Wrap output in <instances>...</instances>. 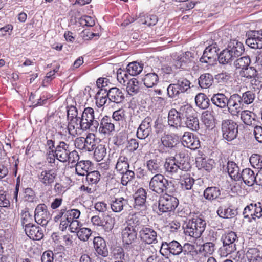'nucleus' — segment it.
Here are the masks:
<instances>
[{"mask_svg": "<svg viewBox=\"0 0 262 262\" xmlns=\"http://www.w3.org/2000/svg\"><path fill=\"white\" fill-rule=\"evenodd\" d=\"M159 80L158 75L154 72L146 74L143 79V81L145 86L152 88L157 84Z\"/></svg>", "mask_w": 262, "mask_h": 262, "instance_id": "nucleus-41", "label": "nucleus"}, {"mask_svg": "<svg viewBox=\"0 0 262 262\" xmlns=\"http://www.w3.org/2000/svg\"><path fill=\"white\" fill-rule=\"evenodd\" d=\"M81 129L83 130L82 124L79 121H69L68 130L70 135L76 137L80 134Z\"/></svg>", "mask_w": 262, "mask_h": 262, "instance_id": "nucleus-39", "label": "nucleus"}, {"mask_svg": "<svg viewBox=\"0 0 262 262\" xmlns=\"http://www.w3.org/2000/svg\"><path fill=\"white\" fill-rule=\"evenodd\" d=\"M239 75L242 77L245 78L244 80L251 79L252 85L254 84L253 81L256 82L255 77L257 75V71L252 67H248L243 70H241L239 72ZM255 85L256 83H254Z\"/></svg>", "mask_w": 262, "mask_h": 262, "instance_id": "nucleus-34", "label": "nucleus"}, {"mask_svg": "<svg viewBox=\"0 0 262 262\" xmlns=\"http://www.w3.org/2000/svg\"><path fill=\"white\" fill-rule=\"evenodd\" d=\"M47 206L44 204L37 206L34 212V218L38 225H46L47 224Z\"/></svg>", "mask_w": 262, "mask_h": 262, "instance_id": "nucleus-20", "label": "nucleus"}, {"mask_svg": "<svg viewBox=\"0 0 262 262\" xmlns=\"http://www.w3.org/2000/svg\"><path fill=\"white\" fill-rule=\"evenodd\" d=\"M182 116L178 111L176 109H172L169 111L168 116V124L175 128L181 127L182 125Z\"/></svg>", "mask_w": 262, "mask_h": 262, "instance_id": "nucleus-28", "label": "nucleus"}, {"mask_svg": "<svg viewBox=\"0 0 262 262\" xmlns=\"http://www.w3.org/2000/svg\"><path fill=\"white\" fill-rule=\"evenodd\" d=\"M64 212L63 216V220L60 223L59 228L61 231L65 230L67 227L68 223L72 222V221L77 220L80 215V212L78 209H73L67 210L64 208Z\"/></svg>", "mask_w": 262, "mask_h": 262, "instance_id": "nucleus-15", "label": "nucleus"}, {"mask_svg": "<svg viewBox=\"0 0 262 262\" xmlns=\"http://www.w3.org/2000/svg\"><path fill=\"white\" fill-rule=\"evenodd\" d=\"M219 48L216 43H212L206 48L200 61L202 63H206L210 65L213 64L216 59L219 58Z\"/></svg>", "mask_w": 262, "mask_h": 262, "instance_id": "nucleus-9", "label": "nucleus"}, {"mask_svg": "<svg viewBox=\"0 0 262 262\" xmlns=\"http://www.w3.org/2000/svg\"><path fill=\"white\" fill-rule=\"evenodd\" d=\"M146 166L147 170L151 174L155 175L161 174L164 165L162 159L158 156H155L152 158L146 161Z\"/></svg>", "mask_w": 262, "mask_h": 262, "instance_id": "nucleus-16", "label": "nucleus"}, {"mask_svg": "<svg viewBox=\"0 0 262 262\" xmlns=\"http://www.w3.org/2000/svg\"><path fill=\"white\" fill-rule=\"evenodd\" d=\"M246 44L253 49H262V30L248 31Z\"/></svg>", "mask_w": 262, "mask_h": 262, "instance_id": "nucleus-10", "label": "nucleus"}, {"mask_svg": "<svg viewBox=\"0 0 262 262\" xmlns=\"http://www.w3.org/2000/svg\"><path fill=\"white\" fill-rule=\"evenodd\" d=\"M145 252L148 254L146 262H161V258L157 253L156 250H152L150 248H146Z\"/></svg>", "mask_w": 262, "mask_h": 262, "instance_id": "nucleus-61", "label": "nucleus"}, {"mask_svg": "<svg viewBox=\"0 0 262 262\" xmlns=\"http://www.w3.org/2000/svg\"><path fill=\"white\" fill-rule=\"evenodd\" d=\"M108 99L107 89H100L95 96L96 104L98 107L104 106Z\"/></svg>", "mask_w": 262, "mask_h": 262, "instance_id": "nucleus-38", "label": "nucleus"}, {"mask_svg": "<svg viewBox=\"0 0 262 262\" xmlns=\"http://www.w3.org/2000/svg\"><path fill=\"white\" fill-rule=\"evenodd\" d=\"M178 139L174 134H164L158 141V150L161 152L166 151L168 149H172L177 144Z\"/></svg>", "mask_w": 262, "mask_h": 262, "instance_id": "nucleus-11", "label": "nucleus"}, {"mask_svg": "<svg viewBox=\"0 0 262 262\" xmlns=\"http://www.w3.org/2000/svg\"><path fill=\"white\" fill-rule=\"evenodd\" d=\"M182 119H187L189 117L192 116L194 113V110L192 107L189 105H184L181 106L179 111Z\"/></svg>", "mask_w": 262, "mask_h": 262, "instance_id": "nucleus-60", "label": "nucleus"}, {"mask_svg": "<svg viewBox=\"0 0 262 262\" xmlns=\"http://www.w3.org/2000/svg\"><path fill=\"white\" fill-rule=\"evenodd\" d=\"M216 213L220 217L224 219L233 218L237 214L235 209L230 207H226L224 206H219Z\"/></svg>", "mask_w": 262, "mask_h": 262, "instance_id": "nucleus-31", "label": "nucleus"}, {"mask_svg": "<svg viewBox=\"0 0 262 262\" xmlns=\"http://www.w3.org/2000/svg\"><path fill=\"white\" fill-rule=\"evenodd\" d=\"M196 105L201 109H206L209 106L210 100L204 93H199L195 98Z\"/></svg>", "mask_w": 262, "mask_h": 262, "instance_id": "nucleus-43", "label": "nucleus"}, {"mask_svg": "<svg viewBox=\"0 0 262 262\" xmlns=\"http://www.w3.org/2000/svg\"><path fill=\"white\" fill-rule=\"evenodd\" d=\"M92 234V231L88 228H81L77 232L78 238L82 241H87Z\"/></svg>", "mask_w": 262, "mask_h": 262, "instance_id": "nucleus-62", "label": "nucleus"}, {"mask_svg": "<svg viewBox=\"0 0 262 262\" xmlns=\"http://www.w3.org/2000/svg\"><path fill=\"white\" fill-rule=\"evenodd\" d=\"M223 242L222 250L223 254L227 255L231 254L236 250V242H237L236 234L233 231H230L223 234L221 237Z\"/></svg>", "mask_w": 262, "mask_h": 262, "instance_id": "nucleus-6", "label": "nucleus"}, {"mask_svg": "<svg viewBox=\"0 0 262 262\" xmlns=\"http://www.w3.org/2000/svg\"><path fill=\"white\" fill-rule=\"evenodd\" d=\"M177 179L180 180L181 188L184 190H190L194 183V179L187 171H184Z\"/></svg>", "mask_w": 262, "mask_h": 262, "instance_id": "nucleus-29", "label": "nucleus"}, {"mask_svg": "<svg viewBox=\"0 0 262 262\" xmlns=\"http://www.w3.org/2000/svg\"><path fill=\"white\" fill-rule=\"evenodd\" d=\"M254 207V204L251 203L249 205L246 206L243 211L244 217L245 219H249V222H252V220H255V211Z\"/></svg>", "mask_w": 262, "mask_h": 262, "instance_id": "nucleus-56", "label": "nucleus"}, {"mask_svg": "<svg viewBox=\"0 0 262 262\" xmlns=\"http://www.w3.org/2000/svg\"><path fill=\"white\" fill-rule=\"evenodd\" d=\"M197 166L200 169H204L205 170L209 171L213 167L214 161L212 159H209L204 158H199L196 161Z\"/></svg>", "mask_w": 262, "mask_h": 262, "instance_id": "nucleus-47", "label": "nucleus"}, {"mask_svg": "<svg viewBox=\"0 0 262 262\" xmlns=\"http://www.w3.org/2000/svg\"><path fill=\"white\" fill-rule=\"evenodd\" d=\"M84 150L91 151L94 149L96 147L95 136L94 134L89 133L86 137L84 138Z\"/></svg>", "mask_w": 262, "mask_h": 262, "instance_id": "nucleus-49", "label": "nucleus"}, {"mask_svg": "<svg viewBox=\"0 0 262 262\" xmlns=\"http://www.w3.org/2000/svg\"><path fill=\"white\" fill-rule=\"evenodd\" d=\"M160 254L165 258L171 255L178 256L182 253V245L177 241L162 242L160 249Z\"/></svg>", "mask_w": 262, "mask_h": 262, "instance_id": "nucleus-3", "label": "nucleus"}, {"mask_svg": "<svg viewBox=\"0 0 262 262\" xmlns=\"http://www.w3.org/2000/svg\"><path fill=\"white\" fill-rule=\"evenodd\" d=\"M244 105L242 102L241 95L238 94H234L228 98L227 107L231 115L237 116L242 110Z\"/></svg>", "mask_w": 262, "mask_h": 262, "instance_id": "nucleus-12", "label": "nucleus"}, {"mask_svg": "<svg viewBox=\"0 0 262 262\" xmlns=\"http://www.w3.org/2000/svg\"><path fill=\"white\" fill-rule=\"evenodd\" d=\"M222 132L223 137L227 141H232L234 139L238 133V126L232 120L226 119L222 121Z\"/></svg>", "mask_w": 262, "mask_h": 262, "instance_id": "nucleus-7", "label": "nucleus"}, {"mask_svg": "<svg viewBox=\"0 0 262 262\" xmlns=\"http://www.w3.org/2000/svg\"><path fill=\"white\" fill-rule=\"evenodd\" d=\"M135 207H142L145 205L147 198V192L145 189L140 188L134 194Z\"/></svg>", "mask_w": 262, "mask_h": 262, "instance_id": "nucleus-33", "label": "nucleus"}, {"mask_svg": "<svg viewBox=\"0 0 262 262\" xmlns=\"http://www.w3.org/2000/svg\"><path fill=\"white\" fill-rule=\"evenodd\" d=\"M227 171L230 177L235 181H240V170L237 164L232 161H229L227 166Z\"/></svg>", "mask_w": 262, "mask_h": 262, "instance_id": "nucleus-37", "label": "nucleus"}, {"mask_svg": "<svg viewBox=\"0 0 262 262\" xmlns=\"http://www.w3.org/2000/svg\"><path fill=\"white\" fill-rule=\"evenodd\" d=\"M235 58L231 52L226 48L220 53L218 60L220 63L225 64L231 63Z\"/></svg>", "mask_w": 262, "mask_h": 262, "instance_id": "nucleus-42", "label": "nucleus"}, {"mask_svg": "<svg viewBox=\"0 0 262 262\" xmlns=\"http://www.w3.org/2000/svg\"><path fill=\"white\" fill-rule=\"evenodd\" d=\"M199 84L202 89H207L210 87L213 82V78L209 73H204L199 78Z\"/></svg>", "mask_w": 262, "mask_h": 262, "instance_id": "nucleus-40", "label": "nucleus"}, {"mask_svg": "<svg viewBox=\"0 0 262 262\" xmlns=\"http://www.w3.org/2000/svg\"><path fill=\"white\" fill-rule=\"evenodd\" d=\"M255 174L250 168H247L243 169L240 174V181H243L244 183L252 186L255 183Z\"/></svg>", "mask_w": 262, "mask_h": 262, "instance_id": "nucleus-27", "label": "nucleus"}, {"mask_svg": "<svg viewBox=\"0 0 262 262\" xmlns=\"http://www.w3.org/2000/svg\"><path fill=\"white\" fill-rule=\"evenodd\" d=\"M228 100V97L223 93L213 94L211 98L212 103L217 107L221 108L227 107Z\"/></svg>", "mask_w": 262, "mask_h": 262, "instance_id": "nucleus-32", "label": "nucleus"}, {"mask_svg": "<svg viewBox=\"0 0 262 262\" xmlns=\"http://www.w3.org/2000/svg\"><path fill=\"white\" fill-rule=\"evenodd\" d=\"M137 231L132 226H126L122 230L121 236L124 245H130L137 241Z\"/></svg>", "mask_w": 262, "mask_h": 262, "instance_id": "nucleus-18", "label": "nucleus"}, {"mask_svg": "<svg viewBox=\"0 0 262 262\" xmlns=\"http://www.w3.org/2000/svg\"><path fill=\"white\" fill-rule=\"evenodd\" d=\"M92 162L89 160H82L75 165L76 173L79 176H84L92 170Z\"/></svg>", "mask_w": 262, "mask_h": 262, "instance_id": "nucleus-30", "label": "nucleus"}, {"mask_svg": "<svg viewBox=\"0 0 262 262\" xmlns=\"http://www.w3.org/2000/svg\"><path fill=\"white\" fill-rule=\"evenodd\" d=\"M70 146L63 141H60L55 148L54 156L60 162H66L70 154Z\"/></svg>", "mask_w": 262, "mask_h": 262, "instance_id": "nucleus-19", "label": "nucleus"}, {"mask_svg": "<svg viewBox=\"0 0 262 262\" xmlns=\"http://www.w3.org/2000/svg\"><path fill=\"white\" fill-rule=\"evenodd\" d=\"M107 92L109 102L120 103L125 98L122 91L117 87L110 88L108 90H107Z\"/></svg>", "mask_w": 262, "mask_h": 262, "instance_id": "nucleus-23", "label": "nucleus"}, {"mask_svg": "<svg viewBox=\"0 0 262 262\" xmlns=\"http://www.w3.org/2000/svg\"><path fill=\"white\" fill-rule=\"evenodd\" d=\"M126 85V91L129 95L134 96L139 92V82L136 78L131 79Z\"/></svg>", "mask_w": 262, "mask_h": 262, "instance_id": "nucleus-46", "label": "nucleus"}, {"mask_svg": "<svg viewBox=\"0 0 262 262\" xmlns=\"http://www.w3.org/2000/svg\"><path fill=\"white\" fill-rule=\"evenodd\" d=\"M115 129V125L112 119L105 116L100 121L99 133L103 135L109 134Z\"/></svg>", "mask_w": 262, "mask_h": 262, "instance_id": "nucleus-25", "label": "nucleus"}, {"mask_svg": "<svg viewBox=\"0 0 262 262\" xmlns=\"http://www.w3.org/2000/svg\"><path fill=\"white\" fill-rule=\"evenodd\" d=\"M94 158L97 161L102 160L106 155V148L105 146L99 144L94 148Z\"/></svg>", "mask_w": 262, "mask_h": 262, "instance_id": "nucleus-51", "label": "nucleus"}, {"mask_svg": "<svg viewBox=\"0 0 262 262\" xmlns=\"http://www.w3.org/2000/svg\"><path fill=\"white\" fill-rule=\"evenodd\" d=\"M246 256L249 262H262V257L259 251L256 248L249 249Z\"/></svg>", "mask_w": 262, "mask_h": 262, "instance_id": "nucleus-48", "label": "nucleus"}, {"mask_svg": "<svg viewBox=\"0 0 262 262\" xmlns=\"http://www.w3.org/2000/svg\"><path fill=\"white\" fill-rule=\"evenodd\" d=\"M152 119L150 117H146L142 121L137 130V137L140 139H145L152 132Z\"/></svg>", "mask_w": 262, "mask_h": 262, "instance_id": "nucleus-13", "label": "nucleus"}, {"mask_svg": "<svg viewBox=\"0 0 262 262\" xmlns=\"http://www.w3.org/2000/svg\"><path fill=\"white\" fill-rule=\"evenodd\" d=\"M182 143L185 147L192 150H195L200 147V141L198 138L189 132L184 133L182 138Z\"/></svg>", "mask_w": 262, "mask_h": 262, "instance_id": "nucleus-17", "label": "nucleus"}, {"mask_svg": "<svg viewBox=\"0 0 262 262\" xmlns=\"http://www.w3.org/2000/svg\"><path fill=\"white\" fill-rule=\"evenodd\" d=\"M127 152H121L116 163L115 169L119 173H123L128 170L129 164L127 157Z\"/></svg>", "mask_w": 262, "mask_h": 262, "instance_id": "nucleus-26", "label": "nucleus"}, {"mask_svg": "<svg viewBox=\"0 0 262 262\" xmlns=\"http://www.w3.org/2000/svg\"><path fill=\"white\" fill-rule=\"evenodd\" d=\"M114 220L108 215H105L103 216L102 219V225L101 226L106 231L111 230L114 227Z\"/></svg>", "mask_w": 262, "mask_h": 262, "instance_id": "nucleus-63", "label": "nucleus"}, {"mask_svg": "<svg viewBox=\"0 0 262 262\" xmlns=\"http://www.w3.org/2000/svg\"><path fill=\"white\" fill-rule=\"evenodd\" d=\"M256 95L254 91H247L242 94L241 96L242 102L244 105H248L252 103L255 98Z\"/></svg>", "mask_w": 262, "mask_h": 262, "instance_id": "nucleus-50", "label": "nucleus"}, {"mask_svg": "<svg viewBox=\"0 0 262 262\" xmlns=\"http://www.w3.org/2000/svg\"><path fill=\"white\" fill-rule=\"evenodd\" d=\"M67 118L69 121H79L80 117H77L78 111L76 107L73 105L67 107Z\"/></svg>", "mask_w": 262, "mask_h": 262, "instance_id": "nucleus-59", "label": "nucleus"}, {"mask_svg": "<svg viewBox=\"0 0 262 262\" xmlns=\"http://www.w3.org/2000/svg\"><path fill=\"white\" fill-rule=\"evenodd\" d=\"M202 120L206 127L208 128L214 127V119L211 112L208 111L204 112L202 114Z\"/></svg>", "mask_w": 262, "mask_h": 262, "instance_id": "nucleus-53", "label": "nucleus"}, {"mask_svg": "<svg viewBox=\"0 0 262 262\" xmlns=\"http://www.w3.org/2000/svg\"><path fill=\"white\" fill-rule=\"evenodd\" d=\"M168 185V180L162 174L154 175L149 182V189L158 194L166 191Z\"/></svg>", "mask_w": 262, "mask_h": 262, "instance_id": "nucleus-4", "label": "nucleus"}, {"mask_svg": "<svg viewBox=\"0 0 262 262\" xmlns=\"http://www.w3.org/2000/svg\"><path fill=\"white\" fill-rule=\"evenodd\" d=\"M193 54L187 51L178 56L174 59V65L176 68L188 70L194 63Z\"/></svg>", "mask_w": 262, "mask_h": 262, "instance_id": "nucleus-8", "label": "nucleus"}, {"mask_svg": "<svg viewBox=\"0 0 262 262\" xmlns=\"http://www.w3.org/2000/svg\"><path fill=\"white\" fill-rule=\"evenodd\" d=\"M206 221L201 217L192 218L189 220L184 228V232L186 235L198 238L204 231L206 227Z\"/></svg>", "mask_w": 262, "mask_h": 262, "instance_id": "nucleus-1", "label": "nucleus"}, {"mask_svg": "<svg viewBox=\"0 0 262 262\" xmlns=\"http://www.w3.org/2000/svg\"><path fill=\"white\" fill-rule=\"evenodd\" d=\"M227 48L231 52L235 58L242 55L245 51L243 43L236 39L231 40L229 42Z\"/></svg>", "mask_w": 262, "mask_h": 262, "instance_id": "nucleus-24", "label": "nucleus"}, {"mask_svg": "<svg viewBox=\"0 0 262 262\" xmlns=\"http://www.w3.org/2000/svg\"><path fill=\"white\" fill-rule=\"evenodd\" d=\"M203 194L206 200L212 201L220 196L221 190L217 187H208L204 190Z\"/></svg>", "mask_w": 262, "mask_h": 262, "instance_id": "nucleus-36", "label": "nucleus"}, {"mask_svg": "<svg viewBox=\"0 0 262 262\" xmlns=\"http://www.w3.org/2000/svg\"><path fill=\"white\" fill-rule=\"evenodd\" d=\"M94 248L97 254L104 257L108 255V250L104 239L100 236L95 237L93 239Z\"/></svg>", "mask_w": 262, "mask_h": 262, "instance_id": "nucleus-22", "label": "nucleus"}, {"mask_svg": "<svg viewBox=\"0 0 262 262\" xmlns=\"http://www.w3.org/2000/svg\"><path fill=\"white\" fill-rule=\"evenodd\" d=\"M93 119H94V110L93 108L88 107L84 108L79 121L82 124L84 125Z\"/></svg>", "mask_w": 262, "mask_h": 262, "instance_id": "nucleus-45", "label": "nucleus"}, {"mask_svg": "<svg viewBox=\"0 0 262 262\" xmlns=\"http://www.w3.org/2000/svg\"><path fill=\"white\" fill-rule=\"evenodd\" d=\"M251 165L254 168L262 167V156L258 154H252L249 159Z\"/></svg>", "mask_w": 262, "mask_h": 262, "instance_id": "nucleus-64", "label": "nucleus"}, {"mask_svg": "<svg viewBox=\"0 0 262 262\" xmlns=\"http://www.w3.org/2000/svg\"><path fill=\"white\" fill-rule=\"evenodd\" d=\"M255 115L248 110L243 111L241 114V119L247 125H251L252 121L255 120Z\"/></svg>", "mask_w": 262, "mask_h": 262, "instance_id": "nucleus-52", "label": "nucleus"}, {"mask_svg": "<svg viewBox=\"0 0 262 262\" xmlns=\"http://www.w3.org/2000/svg\"><path fill=\"white\" fill-rule=\"evenodd\" d=\"M179 205L178 199L171 195L164 194L159 200L158 208L160 212L173 211Z\"/></svg>", "mask_w": 262, "mask_h": 262, "instance_id": "nucleus-5", "label": "nucleus"}, {"mask_svg": "<svg viewBox=\"0 0 262 262\" xmlns=\"http://www.w3.org/2000/svg\"><path fill=\"white\" fill-rule=\"evenodd\" d=\"M251 60L249 56H244L236 59L234 63L236 69L243 70L249 66Z\"/></svg>", "mask_w": 262, "mask_h": 262, "instance_id": "nucleus-55", "label": "nucleus"}, {"mask_svg": "<svg viewBox=\"0 0 262 262\" xmlns=\"http://www.w3.org/2000/svg\"><path fill=\"white\" fill-rule=\"evenodd\" d=\"M185 123L188 128L194 131H196L199 128V122L197 117L192 116L186 119Z\"/></svg>", "mask_w": 262, "mask_h": 262, "instance_id": "nucleus-58", "label": "nucleus"}, {"mask_svg": "<svg viewBox=\"0 0 262 262\" xmlns=\"http://www.w3.org/2000/svg\"><path fill=\"white\" fill-rule=\"evenodd\" d=\"M175 83L181 94L187 92L190 89L191 83L186 78H180Z\"/></svg>", "mask_w": 262, "mask_h": 262, "instance_id": "nucleus-54", "label": "nucleus"}, {"mask_svg": "<svg viewBox=\"0 0 262 262\" xmlns=\"http://www.w3.org/2000/svg\"><path fill=\"white\" fill-rule=\"evenodd\" d=\"M165 171L169 175L177 177L187 171L189 166L187 164L177 161L174 158L166 159L164 164Z\"/></svg>", "mask_w": 262, "mask_h": 262, "instance_id": "nucleus-2", "label": "nucleus"}, {"mask_svg": "<svg viewBox=\"0 0 262 262\" xmlns=\"http://www.w3.org/2000/svg\"><path fill=\"white\" fill-rule=\"evenodd\" d=\"M56 176L57 173L56 171L50 169H48L44 171H41L37 174L39 181L46 186L50 185L53 183Z\"/></svg>", "mask_w": 262, "mask_h": 262, "instance_id": "nucleus-21", "label": "nucleus"}, {"mask_svg": "<svg viewBox=\"0 0 262 262\" xmlns=\"http://www.w3.org/2000/svg\"><path fill=\"white\" fill-rule=\"evenodd\" d=\"M100 179L99 172L97 170L89 171L86 174V180L89 184L97 183Z\"/></svg>", "mask_w": 262, "mask_h": 262, "instance_id": "nucleus-57", "label": "nucleus"}, {"mask_svg": "<svg viewBox=\"0 0 262 262\" xmlns=\"http://www.w3.org/2000/svg\"><path fill=\"white\" fill-rule=\"evenodd\" d=\"M128 204V200L122 197L115 198L111 202V207L113 212H120L124 207Z\"/></svg>", "mask_w": 262, "mask_h": 262, "instance_id": "nucleus-35", "label": "nucleus"}, {"mask_svg": "<svg viewBox=\"0 0 262 262\" xmlns=\"http://www.w3.org/2000/svg\"><path fill=\"white\" fill-rule=\"evenodd\" d=\"M143 64L136 61L129 63L126 68L127 72L131 76H136L143 70Z\"/></svg>", "mask_w": 262, "mask_h": 262, "instance_id": "nucleus-44", "label": "nucleus"}, {"mask_svg": "<svg viewBox=\"0 0 262 262\" xmlns=\"http://www.w3.org/2000/svg\"><path fill=\"white\" fill-rule=\"evenodd\" d=\"M139 236L141 240L147 244L158 243L157 232L151 228L143 227L139 231Z\"/></svg>", "mask_w": 262, "mask_h": 262, "instance_id": "nucleus-14", "label": "nucleus"}]
</instances>
